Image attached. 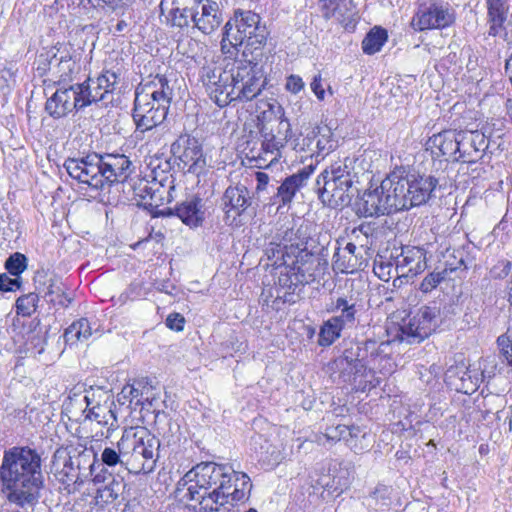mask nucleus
I'll return each mask as SVG.
<instances>
[{"label": "nucleus", "instance_id": "nucleus-16", "mask_svg": "<svg viewBox=\"0 0 512 512\" xmlns=\"http://www.w3.org/2000/svg\"><path fill=\"white\" fill-rule=\"evenodd\" d=\"M357 182L343 179L324 180L320 186H316L319 199L332 208L348 206L358 192L354 187Z\"/></svg>", "mask_w": 512, "mask_h": 512}, {"label": "nucleus", "instance_id": "nucleus-63", "mask_svg": "<svg viewBox=\"0 0 512 512\" xmlns=\"http://www.w3.org/2000/svg\"><path fill=\"white\" fill-rule=\"evenodd\" d=\"M121 396L124 399H129L130 402L136 399L138 404L140 403V397L142 396V392L134 385H126L123 387L121 391Z\"/></svg>", "mask_w": 512, "mask_h": 512}, {"label": "nucleus", "instance_id": "nucleus-51", "mask_svg": "<svg viewBox=\"0 0 512 512\" xmlns=\"http://www.w3.org/2000/svg\"><path fill=\"white\" fill-rule=\"evenodd\" d=\"M391 489L390 487L379 484L375 487V489L370 493L368 497H366V504L369 507L381 505H388V500L390 499Z\"/></svg>", "mask_w": 512, "mask_h": 512}, {"label": "nucleus", "instance_id": "nucleus-59", "mask_svg": "<svg viewBox=\"0 0 512 512\" xmlns=\"http://www.w3.org/2000/svg\"><path fill=\"white\" fill-rule=\"evenodd\" d=\"M166 326L174 331H182L184 329L185 318L179 313H171L165 321Z\"/></svg>", "mask_w": 512, "mask_h": 512}, {"label": "nucleus", "instance_id": "nucleus-37", "mask_svg": "<svg viewBox=\"0 0 512 512\" xmlns=\"http://www.w3.org/2000/svg\"><path fill=\"white\" fill-rule=\"evenodd\" d=\"M55 459H63V467L59 474L61 475V481L66 485L82 483L83 479L87 477V474L81 472L80 469H76L75 462L69 450H57Z\"/></svg>", "mask_w": 512, "mask_h": 512}, {"label": "nucleus", "instance_id": "nucleus-14", "mask_svg": "<svg viewBox=\"0 0 512 512\" xmlns=\"http://www.w3.org/2000/svg\"><path fill=\"white\" fill-rule=\"evenodd\" d=\"M454 20V13L448 5L433 2L429 6H419L412 18L411 26L416 31L443 29L449 27Z\"/></svg>", "mask_w": 512, "mask_h": 512}, {"label": "nucleus", "instance_id": "nucleus-11", "mask_svg": "<svg viewBox=\"0 0 512 512\" xmlns=\"http://www.w3.org/2000/svg\"><path fill=\"white\" fill-rule=\"evenodd\" d=\"M172 155L179 160L178 167L189 173L199 175L206 166V159L203 154L200 142L190 135H180L171 144Z\"/></svg>", "mask_w": 512, "mask_h": 512}, {"label": "nucleus", "instance_id": "nucleus-54", "mask_svg": "<svg viewBox=\"0 0 512 512\" xmlns=\"http://www.w3.org/2000/svg\"><path fill=\"white\" fill-rule=\"evenodd\" d=\"M38 295L29 293L19 297L16 301L17 314L22 316H30L36 309Z\"/></svg>", "mask_w": 512, "mask_h": 512}, {"label": "nucleus", "instance_id": "nucleus-23", "mask_svg": "<svg viewBox=\"0 0 512 512\" xmlns=\"http://www.w3.org/2000/svg\"><path fill=\"white\" fill-rule=\"evenodd\" d=\"M227 474L230 481L225 483V489L223 490L224 497L223 499L217 500L215 511H218L221 506L226 504L233 505L234 503L248 499L252 488L250 477L246 473L236 472L232 467H229Z\"/></svg>", "mask_w": 512, "mask_h": 512}, {"label": "nucleus", "instance_id": "nucleus-19", "mask_svg": "<svg viewBox=\"0 0 512 512\" xmlns=\"http://www.w3.org/2000/svg\"><path fill=\"white\" fill-rule=\"evenodd\" d=\"M221 200L225 213L224 221L230 226L236 224L237 217L241 216L252 204L250 192L244 185L227 187Z\"/></svg>", "mask_w": 512, "mask_h": 512}, {"label": "nucleus", "instance_id": "nucleus-55", "mask_svg": "<svg viewBox=\"0 0 512 512\" xmlns=\"http://www.w3.org/2000/svg\"><path fill=\"white\" fill-rule=\"evenodd\" d=\"M445 278V272H432L428 274L420 284V289L424 293L431 292Z\"/></svg>", "mask_w": 512, "mask_h": 512}, {"label": "nucleus", "instance_id": "nucleus-2", "mask_svg": "<svg viewBox=\"0 0 512 512\" xmlns=\"http://www.w3.org/2000/svg\"><path fill=\"white\" fill-rule=\"evenodd\" d=\"M0 481L10 503L20 507L35 505L43 486L39 454L27 447L6 450L0 466Z\"/></svg>", "mask_w": 512, "mask_h": 512}, {"label": "nucleus", "instance_id": "nucleus-25", "mask_svg": "<svg viewBox=\"0 0 512 512\" xmlns=\"http://www.w3.org/2000/svg\"><path fill=\"white\" fill-rule=\"evenodd\" d=\"M427 268L426 251L420 247L402 248L396 259V270L404 277H415Z\"/></svg>", "mask_w": 512, "mask_h": 512}, {"label": "nucleus", "instance_id": "nucleus-31", "mask_svg": "<svg viewBox=\"0 0 512 512\" xmlns=\"http://www.w3.org/2000/svg\"><path fill=\"white\" fill-rule=\"evenodd\" d=\"M176 216L190 227H198L205 219L203 200L193 195L175 206Z\"/></svg>", "mask_w": 512, "mask_h": 512}, {"label": "nucleus", "instance_id": "nucleus-56", "mask_svg": "<svg viewBox=\"0 0 512 512\" xmlns=\"http://www.w3.org/2000/svg\"><path fill=\"white\" fill-rule=\"evenodd\" d=\"M20 277L11 278L5 273L0 274V290L3 292L16 291L20 288Z\"/></svg>", "mask_w": 512, "mask_h": 512}, {"label": "nucleus", "instance_id": "nucleus-38", "mask_svg": "<svg viewBox=\"0 0 512 512\" xmlns=\"http://www.w3.org/2000/svg\"><path fill=\"white\" fill-rule=\"evenodd\" d=\"M53 59L55 61L53 74L58 77L59 84L72 81L80 70V66L71 55L67 54L57 58L56 54H54Z\"/></svg>", "mask_w": 512, "mask_h": 512}, {"label": "nucleus", "instance_id": "nucleus-41", "mask_svg": "<svg viewBox=\"0 0 512 512\" xmlns=\"http://www.w3.org/2000/svg\"><path fill=\"white\" fill-rule=\"evenodd\" d=\"M200 77L207 93H213L217 92L216 81L227 83L232 80V73L221 67L208 65L202 67Z\"/></svg>", "mask_w": 512, "mask_h": 512}, {"label": "nucleus", "instance_id": "nucleus-64", "mask_svg": "<svg viewBox=\"0 0 512 512\" xmlns=\"http://www.w3.org/2000/svg\"><path fill=\"white\" fill-rule=\"evenodd\" d=\"M310 86H311V90L316 95V97L319 100H323L325 97V90L322 86L321 74H317L314 76Z\"/></svg>", "mask_w": 512, "mask_h": 512}, {"label": "nucleus", "instance_id": "nucleus-26", "mask_svg": "<svg viewBox=\"0 0 512 512\" xmlns=\"http://www.w3.org/2000/svg\"><path fill=\"white\" fill-rule=\"evenodd\" d=\"M312 171V167L303 168L297 173L286 177L281 185L276 188V193L271 198V204L283 206L290 204L296 193L306 184Z\"/></svg>", "mask_w": 512, "mask_h": 512}, {"label": "nucleus", "instance_id": "nucleus-44", "mask_svg": "<svg viewBox=\"0 0 512 512\" xmlns=\"http://www.w3.org/2000/svg\"><path fill=\"white\" fill-rule=\"evenodd\" d=\"M135 0H72L73 4L87 8H104L108 7L114 12L124 14L125 10L130 7Z\"/></svg>", "mask_w": 512, "mask_h": 512}, {"label": "nucleus", "instance_id": "nucleus-12", "mask_svg": "<svg viewBox=\"0 0 512 512\" xmlns=\"http://www.w3.org/2000/svg\"><path fill=\"white\" fill-rule=\"evenodd\" d=\"M201 0H161L160 16L170 28L180 31L188 29L194 24L196 8H199Z\"/></svg>", "mask_w": 512, "mask_h": 512}, {"label": "nucleus", "instance_id": "nucleus-53", "mask_svg": "<svg viewBox=\"0 0 512 512\" xmlns=\"http://www.w3.org/2000/svg\"><path fill=\"white\" fill-rule=\"evenodd\" d=\"M27 267V258L21 253L12 254L5 262V268L10 275L20 277V274Z\"/></svg>", "mask_w": 512, "mask_h": 512}, {"label": "nucleus", "instance_id": "nucleus-1", "mask_svg": "<svg viewBox=\"0 0 512 512\" xmlns=\"http://www.w3.org/2000/svg\"><path fill=\"white\" fill-rule=\"evenodd\" d=\"M437 185L438 179L433 176L395 168L379 187L364 193L359 212L364 217H374L421 206L429 201Z\"/></svg>", "mask_w": 512, "mask_h": 512}, {"label": "nucleus", "instance_id": "nucleus-35", "mask_svg": "<svg viewBox=\"0 0 512 512\" xmlns=\"http://www.w3.org/2000/svg\"><path fill=\"white\" fill-rule=\"evenodd\" d=\"M69 452L72 455V459L75 462L76 469H80L81 472L93 476L95 475L97 454L93 448H86L82 445L70 447Z\"/></svg>", "mask_w": 512, "mask_h": 512}, {"label": "nucleus", "instance_id": "nucleus-22", "mask_svg": "<svg viewBox=\"0 0 512 512\" xmlns=\"http://www.w3.org/2000/svg\"><path fill=\"white\" fill-rule=\"evenodd\" d=\"M459 155L455 161L474 163L482 158L488 148V140L480 131H459Z\"/></svg>", "mask_w": 512, "mask_h": 512}, {"label": "nucleus", "instance_id": "nucleus-60", "mask_svg": "<svg viewBox=\"0 0 512 512\" xmlns=\"http://www.w3.org/2000/svg\"><path fill=\"white\" fill-rule=\"evenodd\" d=\"M363 439V440H366L368 435L366 432H363L359 427L357 426H351L349 427L348 426V432H346V437L349 439V445L355 450V451H358V450H362L363 447H360L358 448L357 444L356 443H353V440L355 438H358L360 437Z\"/></svg>", "mask_w": 512, "mask_h": 512}, {"label": "nucleus", "instance_id": "nucleus-7", "mask_svg": "<svg viewBox=\"0 0 512 512\" xmlns=\"http://www.w3.org/2000/svg\"><path fill=\"white\" fill-rule=\"evenodd\" d=\"M233 101L247 102L257 97L265 87L266 79L257 63V55L245 58L232 72Z\"/></svg>", "mask_w": 512, "mask_h": 512}, {"label": "nucleus", "instance_id": "nucleus-18", "mask_svg": "<svg viewBox=\"0 0 512 512\" xmlns=\"http://www.w3.org/2000/svg\"><path fill=\"white\" fill-rule=\"evenodd\" d=\"M85 108L77 84L59 87L45 104L46 112L54 119L65 117L73 110Z\"/></svg>", "mask_w": 512, "mask_h": 512}, {"label": "nucleus", "instance_id": "nucleus-39", "mask_svg": "<svg viewBox=\"0 0 512 512\" xmlns=\"http://www.w3.org/2000/svg\"><path fill=\"white\" fill-rule=\"evenodd\" d=\"M312 137L316 139V155L324 158L337 146V141L333 138V132L327 125L316 126L312 129Z\"/></svg>", "mask_w": 512, "mask_h": 512}, {"label": "nucleus", "instance_id": "nucleus-3", "mask_svg": "<svg viewBox=\"0 0 512 512\" xmlns=\"http://www.w3.org/2000/svg\"><path fill=\"white\" fill-rule=\"evenodd\" d=\"M270 32L265 23L262 22L259 14L250 10L237 9L234 15L224 26L221 40V51L223 54L232 57L238 46L245 43L243 56L248 58L249 54L261 55V49L267 42Z\"/></svg>", "mask_w": 512, "mask_h": 512}, {"label": "nucleus", "instance_id": "nucleus-10", "mask_svg": "<svg viewBox=\"0 0 512 512\" xmlns=\"http://www.w3.org/2000/svg\"><path fill=\"white\" fill-rule=\"evenodd\" d=\"M262 137V157L270 156V163L278 161L282 157L281 150L286 146L292 136V129L289 120L284 115L280 119H274L270 124L266 123L259 127Z\"/></svg>", "mask_w": 512, "mask_h": 512}, {"label": "nucleus", "instance_id": "nucleus-4", "mask_svg": "<svg viewBox=\"0 0 512 512\" xmlns=\"http://www.w3.org/2000/svg\"><path fill=\"white\" fill-rule=\"evenodd\" d=\"M228 465L202 462L185 474L182 481L187 486L185 497L199 504V511L213 512L217 500L223 499L225 483L230 481Z\"/></svg>", "mask_w": 512, "mask_h": 512}, {"label": "nucleus", "instance_id": "nucleus-43", "mask_svg": "<svg viewBox=\"0 0 512 512\" xmlns=\"http://www.w3.org/2000/svg\"><path fill=\"white\" fill-rule=\"evenodd\" d=\"M388 39L387 31L381 27H374L362 41V50L367 55H373L381 50Z\"/></svg>", "mask_w": 512, "mask_h": 512}, {"label": "nucleus", "instance_id": "nucleus-62", "mask_svg": "<svg viewBox=\"0 0 512 512\" xmlns=\"http://www.w3.org/2000/svg\"><path fill=\"white\" fill-rule=\"evenodd\" d=\"M304 82L298 75H290L287 77L285 87L286 89L294 94H297L304 88Z\"/></svg>", "mask_w": 512, "mask_h": 512}, {"label": "nucleus", "instance_id": "nucleus-24", "mask_svg": "<svg viewBox=\"0 0 512 512\" xmlns=\"http://www.w3.org/2000/svg\"><path fill=\"white\" fill-rule=\"evenodd\" d=\"M263 253L264 257L268 261L267 266H272L274 268L284 267L290 284H300V282H295V277L293 275L294 271L292 268L294 267L293 262L295 260L293 252L284 248L283 243L277 240L276 235L273 236L269 243L264 245Z\"/></svg>", "mask_w": 512, "mask_h": 512}, {"label": "nucleus", "instance_id": "nucleus-42", "mask_svg": "<svg viewBox=\"0 0 512 512\" xmlns=\"http://www.w3.org/2000/svg\"><path fill=\"white\" fill-rule=\"evenodd\" d=\"M362 351L363 349L359 343H356L350 348L345 349L343 353V359L355 370L341 372L345 381H350L352 375L362 373V370L365 369V364L363 363L364 357L361 353Z\"/></svg>", "mask_w": 512, "mask_h": 512}, {"label": "nucleus", "instance_id": "nucleus-21", "mask_svg": "<svg viewBox=\"0 0 512 512\" xmlns=\"http://www.w3.org/2000/svg\"><path fill=\"white\" fill-rule=\"evenodd\" d=\"M35 282L47 303L59 308H67L71 304L72 298L66 293L65 285L58 276H48L45 271H38Z\"/></svg>", "mask_w": 512, "mask_h": 512}, {"label": "nucleus", "instance_id": "nucleus-9", "mask_svg": "<svg viewBox=\"0 0 512 512\" xmlns=\"http://www.w3.org/2000/svg\"><path fill=\"white\" fill-rule=\"evenodd\" d=\"M101 161L100 154L91 153L83 157L68 158L63 167L71 178L92 190L99 191L106 187V177L103 176Z\"/></svg>", "mask_w": 512, "mask_h": 512}, {"label": "nucleus", "instance_id": "nucleus-47", "mask_svg": "<svg viewBox=\"0 0 512 512\" xmlns=\"http://www.w3.org/2000/svg\"><path fill=\"white\" fill-rule=\"evenodd\" d=\"M125 459L124 449L121 448V439L117 443V449L112 447H106L101 454V463L98 464V467L101 465H106L108 467H114L116 465H120L125 468Z\"/></svg>", "mask_w": 512, "mask_h": 512}, {"label": "nucleus", "instance_id": "nucleus-17", "mask_svg": "<svg viewBox=\"0 0 512 512\" xmlns=\"http://www.w3.org/2000/svg\"><path fill=\"white\" fill-rule=\"evenodd\" d=\"M174 90L170 81L163 75L142 81L135 89V96L149 104L170 109Z\"/></svg>", "mask_w": 512, "mask_h": 512}, {"label": "nucleus", "instance_id": "nucleus-50", "mask_svg": "<svg viewBox=\"0 0 512 512\" xmlns=\"http://www.w3.org/2000/svg\"><path fill=\"white\" fill-rule=\"evenodd\" d=\"M16 72L17 68L12 63L0 70V92L4 96L8 95L16 84Z\"/></svg>", "mask_w": 512, "mask_h": 512}, {"label": "nucleus", "instance_id": "nucleus-15", "mask_svg": "<svg viewBox=\"0 0 512 512\" xmlns=\"http://www.w3.org/2000/svg\"><path fill=\"white\" fill-rule=\"evenodd\" d=\"M317 5L325 20L334 19L348 32H353L360 20L353 0H318Z\"/></svg>", "mask_w": 512, "mask_h": 512}, {"label": "nucleus", "instance_id": "nucleus-58", "mask_svg": "<svg viewBox=\"0 0 512 512\" xmlns=\"http://www.w3.org/2000/svg\"><path fill=\"white\" fill-rule=\"evenodd\" d=\"M53 56L50 57L49 53H41L37 58V72L40 76H43L47 70L53 72Z\"/></svg>", "mask_w": 512, "mask_h": 512}, {"label": "nucleus", "instance_id": "nucleus-33", "mask_svg": "<svg viewBox=\"0 0 512 512\" xmlns=\"http://www.w3.org/2000/svg\"><path fill=\"white\" fill-rule=\"evenodd\" d=\"M327 311L332 313L340 311L339 315L332 318L333 321L340 324L343 329L354 326L357 312L356 306L355 303H351L345 297H338L336 300H332L327 306Z\"/></svg>", "mask_w": 512, "mask_h": 512}, {"label": "nucleus", "instance_id": "nucleus-49", "mask_svg": "<svg viewBox=\"0 0 512 512\" xmlns=\"http://www.w3.org/2000/svg\"><path fill=\"white\" fill-rule=\"evenodd\" d=\"M265 106L267 108L264 109L258 116V128L261 125H265L266 123L270 124L272 120L280 119L285 115L284 108L275 99H271L270 101L266 102Z\"/></svg>", "mask_w": 512, "mask_h": 512}, {"label": "nucleus", "instance_id": "nucleus-20", "mask_svg": "<svg viewBox=\"0 0 512 512\" xmlns=\"http://www.w3.org/2000/svg\"><path fill=\"white\" fill-rule=\"evenodd\" d=\"M169 109L149 104L148 101L135 96L132 118L136 125L135 132L144 133L161 125Z\"/></svg>", "mask_w": 512, "mask_h": 512}, {"label": "nucleus", "instance_id": "nucleus-34", "mask_svg": "<svg viewBox=\"0 0 512 512\" xmlns=\"http://www.w3.org/2000/svg\"><path fill=\"white\" fill-rule=\"evenodd\" d=\"M351 163L352 161L349 158L334 162L317 177L316 186H320L324 180L358 181V176L351 168Z\"/></svg>", "mask_w": 512, "mask_h": 512}, {"label": "nucleus", "instance_id": "nucleus-61", "mask_svg": "<svg viewBox=\"0 0 512 512\" xmlns=\"http://www.w3.org/2000/svg\"><path fill=\"white\" fill-rule=\"evenodd\" d=\"M316 139L312 137V130L302 139V143L297 142L295 145V149H299L300 151L309 152L311 156L316 154L315 149Z\"/></svg>", "mask_w": 512, "mask_h": 512}, {"label": "nucleus", "instance_id": "nucleus-57", "mask_svg": "<svg viewBox=\"0 0 512 512\" xmlns=\"http://www.w3.org/2000/svg\"><path fill=\"white\" fill-rule=\"evenodd\" d=\"M346 432H348V426L346 425H338L336 427L328 428L325 437L331 441H340L345 440L349 442V439L346 437Z\"/></svg>", "mask_w": 512, "mask_h": 512}, {"label": "nucleus", "instance_id": "nucleus-40", "mask_svg": "<svg viewBox=\"0 0 512 512\" xmlns=\"http://www.w3.org/2000/svg\"><path fill=\"white\" fill-rule=\"evenodd\" d=\"M92 335V327L87 318H80L69 325L64 332L66 344L74 345L87 341Z\"/></svg>", "mask_w": 512, "mask_h": 512}, {"label": "nucleus", "instance_id": "nucleus-6", "mask_svg": "<svg viewBox=\"0 0 512 512\" xmlns=\"http://www.w3.org/2000/svg\"><path fill=\"white\" fill-rule=\"evenodd\" d=\"M277 240L281 241L284 248L293 252L294 267L292 268L295 282L300 284H308L314 280V274L312 273L310 261L313 258L307 250V242L309 234L307 232V226L300 225L295 226H282L276 233Z\"/></svg>", "mask_w": 512, "mask_h": 512}, {"label": "nucleus", "instance_id": "nucleus-5", "mask_svg": "<svg viewBox=\"0 0 512 512\" xmlns=\"http://www.w3.org/2000/svg\"><path fill=\"white\" fill-rule=\"evenodd\" d=\"M121 448L124 449L125 469L130 473L148 474L156 466L160 441L143 427H130L124 430L121 437Z\"/></svg>", "mask_w": 512, "mask_h": 512}, {"label": "nucleus", "instance_id": "nucleus-45", "mask_svg": "<svg viewBox=\"0 0 512 512\" xmlns=\"http://www.w3.org/2000/svg\"><path fill=\"white\" fill-rule=\"evenodd\" d=\"M174 189V185L169 186L166 190L161 183H157L151 195L149 194L148 202H143V207L153 209L163 205L165 201L167 203L171 202Z\"/></svg>", "mask_w": 512, "mask_h": 512}, {"label": "nucleus", "instance_id": "nucleus-27", "mask_svg": "<svg viewBox=\"0 0 512 512\" xmlns=\"http://www.w3.org/2000/svg\"><path fill=\"white\" fill-rule=\"evenodd\" d=\"M101 158L103 176L106 177V187L123 182L130 174L132 163L124 154H105L101 155Z\"/></svg>", "mask_w": 512, "mask_h": 512}, {"label": "nucleus", "instance_id": "nucleus-36", "mask_svg": "<svg viewBox=\"0 0 512 512\" xmlns=\"http://www.w3.org/2000/svg\"><path fill=\"white\" fill-rule=\"evenodd\" d=\"M84 399L87 403V407L84 410L86 419L96 421L99 425L107 426L108 430L116 424L117 418L110 406L97 403L90 407L92 403L89 396L86 395Z\"/></svg>", "mask_w": 512, "mask_h": 512}, {"label": "nucleus", "instance_id": "nucleus-8", "mask_svg": "<svg viewBox=\"0 0 512 512\" xmlns=\"http://www.w3.org/2000/svg\"><path fill=\"white\" fill-rule=\"evenodd\" d=\"M439 309L423 306L418 312L399 326L395 339L407 344H419L428 338L437 327Z\"/></svg>", "mask_w": 512, "mask_h": 512}, {"label": "nucleus", "instance_id": "nucleus-48", "mask_svg": "<svg viewBox=\"0 0 512 512\" xmlns=\"http://www.w3.org/2000/svg\"><path fill=\"white\" fill-rule=\"evenodd\" d=\"M215 86L217 88V92L208 93L215 104L223 108L233 102V96L231 93L233 92L232 81H227V83L216 81Z\"/></svg>", "mask_w": 512, "mask_h": 512}, {"label": "nucleus", "instance_id": "nucleus-28", "mask_svg": "<svg viewBox=\"0 0 512 512\" xmlns=\"http://www.w3.org/2000/svg\"><path fill=\"white\" fill-rule=\"evenodd\" d=\"M200 11L196 8L195 20L192 28H197L204 34H211L222 23V13L217 2L212 0H201Z\"/></svg>", "mask_w": 512, "mask_h": 512}, {"label": "nucleus", "instance_id": "nucleus-46", "mask_svg": "<svg viewBox=\"0 0 512 512\" xmlns=\"http://www.w3.org/2000/svg\"><path fill=\"white\" fill-rule=\"evenodd\" d=\"M343 328L340 324L333 321V318L327 320L320 329L318 344L320 346H330L340 337Z\"/></svg>", "mask_w": 512, "mask_h": 512}, {"label": "nucleus", "instance_id": "nucleus-32", "mask_svg": "<svg viewBox=\"0 0 512 512\" xmlns=\"http://www.w3.org/2000/svg\"><path fill=\"white\" fill-rule=\"evenodd\" d=\"M459 131L444 130L442 132L432 135L428 141L427 146L431 149H438L437 156L455 157L459 155Z\"/></svg>", "mask_w": 512, "mask_h": 512}, {"label": "nucleus", "instance_id": "nucleus-13", "mask_svg": "<svg viewBox=\"0 0 512 512\" xmlns=\"http://www.w3.org/2000/svg\"><path fill=\"white\" fill-rule=\"evenodd\" d=\"M119 82V74L106 70L96 79L88 78L83 83H78L82 105L85 107L100 101H106Z\"/></svg>", "mask_w": 512, "mask_h": 512}, {"label": "nucleus", "instance_id": "nucleus-30", "mask_svg": "<svg viewBox=\"0 0 512 512\" xmlns=\"http://www.w3.org/2000/svg\"><path fill=\"white\" fill-rule=\"evenodd\" d=\"M93 481L95 483L106 482L107 483L97 489L95 501L97 505H105L114 502L120 496L123 495L126 488L124 479L120 476H112L109 474L108 477L102 474H95Z\"/></svg>", "mask_w": 512, "mask_h": 512}, {"label": "nucleus", "instance_id": "nucleus-52", "mask_svg": "<svg viewBox=\"0 0 512 512\" xmlns=\"http://www.w3.org/2000/svg\"><path fill=\"white\" fill-rule=\"evenodd\" d=\"M157 186V182H149L146 179H139L133 186L134 197L138 205L143 206V202H148L149 194Z\"/></svg>", "mask_w": 512, "mask_h": 512}, {"label": "nucleus", "instance_id": "nucleus-29", "mask_svg": "<svg viewBox=\"0 0 512 512\" xmlns=\"http://www.w3.org/2000/svg\"><path fill=\"white\" fill-rule=\"evenodd\" d=\"M487 7V25L489 36H501L506 33L510 5L508 0H485Z\"/></svg>", "mask_w": 512, "mask_h": 512}]
</instances>
